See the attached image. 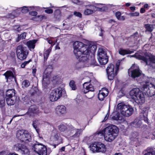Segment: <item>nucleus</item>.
<instances>
[{
    "mask_svg": "<svg viewBox=\"0 0 155 155\" xmlns=\"http://www.w3.org/2000/svg\"><path fill=\"white\" fill-rule=\"evenodd\" d=\"M148 6V5L147 4H146L144 5V8H147Z\"/></svg>",
    "mask_w": 155,
    "mask_h": 155,
    "instance_id": "63",
    "label": "nucleus"
},
{
    "mask_svg": "<svg viewBox=\"0 0 155 155\" xmlns=\"http://www.w3.org/2000/svg\"><path fill=\"white\" fill-rule=\"evenodd\" d=\"M86 9L84 11V14L85 15H89L96 11V7L91 5H87L86 6Z\"/></svg>",
    "mask_w": 155,
    "mask_h": 155,
    "instance_id": "16",
    "label": "nucleus"
},
{
    "mask_svg": "<svg viewBox=\"0 0 155 155\" xmlns=\"http://www.w3.org/2000/svg\"><path fill=\"white\" fill-rule=\"evenodd\" d=\"M68 129L71 131H72L73 130H75L76 129L74 128V127L71 125H69L68 126Z\"/></svg>",
    "mask_w": 155,
    "mask_h": 155,
    "instance_id": "54",
    "label": "nucleus"
},
{
    "mask_svg": "<svg viewBox=\"0 0 155 155\" xmlns=\"http://www.w3.org/2000/svg\"><path fill=\"white\" fill-rule=\"evenodd\" d=\"M137 54H135L133 55L129 56L130 57H134L139 58L143 60L146 63V65H150V63H155V56L152 55L150 53H147L145 55V57L142 56L140 55H138Z\"/></svg>",
    "mask_w": 155,
    "mask_h": 155,
    "instance_id": "6",
    "label": "nucleus"
},
{
    "mask_svg": "<svg viewBox=\"0 0 155 155\" xmlns=\"http://www.w3.org/2000/svg\"><path fill=\"white\" fill-rule=\"evenodd\" d=\"M54 137L57 140H61V138L59 136V134H57L54 135Z\"/></svg>",
    "mask_w": 155,
    "mask_h": 155,
    "instance_id": "56",
    "label": "nucleus"
},
{
    "mask_svg": "<svg viewBox=\"0 0 155 155\" xmlns=\"http://www.w3.org/2000/svg\"><path fill=\"white\" fill-rule=\"evenodd\" d=\"M16 53L18 58L21 60L25 59L28 54L27 50L21 45L17 47Z\"/></svg>",
    "mask_w": 155,
    "mask_h": 155,
    "instance_id": "7",
    "label": "nucleus"
},
{
    "mask_svg": "<svg viewBox=\"0 0 155 155\" xmlns=\"http://www.w3.org/2000/svg\"><path fill=\"white\" fill-rule=\"evenodd\" d=\"M108 93L107 88H103L101 90L99 91L98 94V99L100 101H103L104 98L108 95Z\"/></svg>",
    "mask_w": 155,
    "mask_h": 155,
    "instance_id": "15",
    "label": "nucleus"
},
{
    "mask_svg": "<svg viewBox=\"0 0 155 155\" xmlns=\"http://www.w3.org/2000/svg\"><path fill=\"white\" fill-rule=\"evenodd\" d=\"M143 91L148 96L151 97L155 95V85L149 82L143 84Z\"/></svg>",
    "mask_w": 155,
    "mask_h": 155,
    "instance_id": "5",
    "label": "nucleus"
},
{
    "mask_svg": "<svg viewBox=\"0 0 155 155\" xmlns=\"http://www.w3.org/2000/svg\"><path fill=\"white\" fill-rule=\"evenodd\" d=\"M69 85L73 90H75L77 89V87L75 84V82L74 81L72 80L70 82Z\"/></svg>",
    "mask_w": 155,
    "mask_h": 155,
    "instance_id": "40",
    "label": "nucleus"
},
{
    "mask_svg": "<svg viewBox=\"0 0 155 155\" xmlns=\"http://www.w3.org/2000/svg\"><path fill=\"white\" fill-rule=\"evenodd\" d=\"M128 73L129 75L134 79L139 77L141 75V73L138 68L134 69L133 70L129 69L128 71Z\"/></svg>",
    "mask_w": 155,
    "mask_h": 155,
    "instance_id": "14",
    "label": "nucleus"
},
{
    "mask_svg": "<svg viewBox=\"0 0 155 155\" xmlns=\"http://www.w3.org/2000/svg\"><path fill=\"white\" fill-rule=\"evenodd\" d=\"M3 75L5 76V79L7 81L8 79H10L14 78V76L13 72L9 71H7Z\"/></svg>",
    "mask_w": 155,
    "mask_h": 155,
    "instance_id": "27",
    "label": "nucleus"
},
{
    "mask_svg": "<svg viewBox=\"0 0 155 155\" xmlns=\"http://www.w3.org/2000/svg\"><path fill=\"white\" fill-rule=\"evenodd\" d=\"M6 102L8 105H13L15 102L16 97V96H13L12 97H6Z\"/></svg>",
    "mask_w": 155,
    "mask_h": 155,
    "instance_id": "20",
    "label": "nucleus"
},
{
    "mask_svg": "<svg viewBox=\"0 0 155 155\" xmlns=\"http://www.w3.org/2000/svg\"><path fill=\"white\" fill-rule=\"evenodd\" d=\"M37 14V13L36 11H32L29 12V14L33 16H36Z\"/></svg>",
    "mask_w": 155,
    "mask_h": 155,
    "instance_id": "55",
    "label": "nucleus"
},
{
    "mask_svg": "<svg viewBox=\"0 0 155 155\" xmlns=\"http://www.w3.org/2000/svg\"><path fill=\"white\" fill-rule=\"evenodd\" d=\"M130 9L132 11H134L136 9V7L135 6L131 7L130 8Z\"/></svg>",
    "mask_w": 155,
    "mask_h": 155,
    "instance_id": "62",
    "label": "nucleus"
},
{
    "mask_svg": "<svg viewBox=\"0 0 155 155\" xmlns=\"http://www.w3.org/2000/svg\"><path fill=\"white\" fill-rule=\"evenodd\" d=\"M37 143H38L35 144L33 146L32 149L38 154V153L40 152V149L42 147H43V145L41 143H39L38 142Z\"/></svg>",
    "mask_w": 155,
    "mask_h": 155,
    "instance_id": "22",
    "label": "nucleus"
},
{
    "mask_svg": "<svg viewBox=\"0 0 155 155\" xmlns=\"http://www.w3.org/2000/svg\"><path fill=\"white\" fill-rule=\"evenodd\" d=\"M88 83V82H84L83 84L84 87L86 90V91L85 90L84 91V93L85 94H86L90 91H94L93 87L91 84H90L87 86L86 85V84Z\"/></svg>",
    "mask_w": 155,
    "mask_h": 155,
    "instance_id": "24",
    "label": "nucleus"
},
{
    "mask_svg": "<svg viewBox=\"0 0 155 155\" xmlns=\"http://www.w3.org/2000/svg\"><path fill=\"white\" fill-rule=\"evenodd\" d=\"M26 34L27 33L26 32H24L20 35H18V39H17L16 41L17 42H18L21 39H25L26 37Z\"/></svg>",
    "mask_w": 155,
    "mask_h": 155,
    "instance_id": "38",
    "label": "nucleus"
},
{
    "mask_svg": "<svg viewBox=\"0 0 155 155\" xmlns=\"http://www.w3.org/2000/svg\"><path fill=\"white\" fill-rule=\"evenodd\" d=\"M16 137L21 141L26 143L29 142L31 140L30 134L26 130H19L17 132Z\"/></svg>",
    "mask_w": 155,
    "mask_h": 155,
    "instance_id": "4",
    "label": "nucleus"
},
{
    "mask_svg": "<svg viewBox=\"0 0 155 155\" xmlns=\"http://www.w3.org/2000/svg\"><path fill=\"white\" fill-rule=\"evenodd\" d=\"M51 72V69L49 67H48L45 70L43 75V82H45L49 81L50 74Z\"/></svg>",
    "mask_w": 155,
    "mask_h": 155,
    "instance_id": "17",
    "label": "nucleus"
},
{
    "mask_svg": "<svg viewBox=\"0 0 155 155\" xmlns=\"http://www.w3.org/2000/svg\"><path fill=\"white\" fill-rule=\"evenodd\" d=\"M15 96V91L13 89L8 90L6 93V97H12Z\"/></svg>",
    "mask_w": 155,
    "mask_h": 155,
    "instance_id": "33",
    "label": "nucleus"
},
{
    "mask_svg": "<svg viewBox=\"0 0 155 155\" xmlns=\"http://www.w3.org/2000/svg\"><path fill=\"white\" fill-rule=\"evenodd\" d=\"M83 45V43L78 41L74 42L73 44L74 53L76 56L78 58L81 56V53L80 50Z\"/></svg>",
    "mask_w": 155,
    "mask_h": 155,
    "instance_id": "13",
    "label": "nucleus"
},
{
    "mask_svg": "<svg viewBox=\"0 0 155 155\" xmlns=\"http://www.w3.org/2000/svg\"><path fill=\"white\" fill-rule=\"evenodd\" d=\"M145 10L144 8H142L140 9V12L141 13H143L145 12Z\"/></svg>",
    "mask_w": 155,
    "mask_h": 155,
    "instance_id": "60",
    "label": "nucleus"
},
{
    "mask_svg": "<svg viewBox=\"0 0 155 155\" xmlns=\"http://www.w3.org/2000/svg\"><path fill=\"white\" fill-rule=\"evenodd\" d=\"M96 11L97 10L100 11H104L107 10V8L104 7H103L101 8L97 7H96Z\"/></svg>",
    "mask_w": 155,
    "mask_h": 155,
    "instance_id": "47",
    "label": "nucleus"
},
{
    "mask_svg": "<svg viewBox=\"0 0 155 155\" xmlns=\"http://www.w3.org/2000/svg\"><path fill=\"white\" fill-rule=\"evenodd\" d=\"M45 12L48 14H51L53 12V10L51 9H46Z\"/></svg>",
    "mask_w": 155,
    "mask_h": 155,
    "instance_id": "51",
    "label": "nucleus"
},
{
    "mask_svg": "<svg viewBox=\"0 0 155 155\" xmlns=\"http://www.w3.org/2000/svg\"><path fill=\"white\" fill-rule=\"evenodd\" d=\"M130 98L134 100L138 104H141L145 101L143 93L138 88H135L131 90L129 92Z\"/></svg>",
    "mask_w": 155,
    "mask_h": 155,
    "instance_id": "2",
    "label": "nucleus"
},
{
    "mask_svg": "<svg viewBox=\"0 0 155 155\" xmlns=\"http://www.w3.org/2000/svg\"><path fill=\"white\" fill-rule=\"evenodd\" d=\"M97 55L100 64L104 65L107 64L108 61V58L105 50L101 48H99L97 52Z\"/></svg>",
    "mask_w": 155,
    "mask_h": 155,
    "instance_id": "9",
    "label": "nucleus"
},
{
    "mask_svg": "<svg viewBox=\"0 0 155 155\" xmlns=\"http://www.w3.org/2000/svg\"><path fill=\"white\" fill-rule=\"evenodd\" d=\"M119 117L118 116V114H117L114 116H113L112 118L113 119L115 120H118L119 119Z\"/></svg>",
    "mask_w": 155,
    "mask_h": 155,
    "instance_id": "52",
    "label": "nucleus"
},
{
    "mask_svg": "<svg viewBox=\"0 0 155 155\" xmlns=\"http://www.w3.org/2000/svg\"><path fill=\"white\" fill-rule=\"evenodd\" d=\"M144 155H155V152L154 151L148 152L145 153Z\"/></svg>",
    "mask_w": 155,
    "mask_h": 155,
    "instance_id": "53",
    "label": "nucleus"
},
{
    "mask_svg": "<svg viewBox=\"0 0 155 155\" xmlns=\"http://www.w3.org/2000/svg\"><path fill=\"white\" fill-rule=\"evenodd\" d=\"M74 14L75 16L80 18H81L82 17V14L80 12H74Z\"/></svg>",
    "mask_w": 155,
    "mask_h": 155,
    "instance_id": "48",
    "label": "nucleus"
},
{
    "mask_svg": "<svg viewBox=\"0 0 155 155\" xmlns=\"http://www.w3.org/2000/svg\"><path fill=\"white\" fill-rule=\"evenodd\" d=\"M39 125L40 123L38 120H35L33 122L32 125L35 128H38Z\"/></svg>",
    "mask_w": 155,
    "mask_h": 155,
    "instance_id": "44",
    "label": "nucleus"
},
{
    "mask_svg": "<svg viewBox=\"0 0 155 155\" xmlns=\"http://www.w3.org/2000/svg\"><path fill=\"white\" fill-rule=\"evenodd\" d=\"M32 8V7H27L25 6H23L21 8V11L22 13H26L30 10L31 8Z\"/></svg>",
    "mask_w": 155,
    "mask_h": 155,
    "instance_id": "36",
    "label": "nucleus"
},
{
    "mask_svg": "<svg viewBox=\"0 0 155 155\" xmlns=\"http://www.w3.org/2000/svg\"><path fill=\"white\" fill-rule=\"evenodd\" d=\"M90 150L93 152H101L104 153L106 150L105 145L100 143H94L91 144L90 146Z\"/></svg>",
    "mask_w": 155,
    "mask_h": 155,
    "instance_id": "10",
    "label": "nucleus"
},
{
    "mask_svg": "<svg viewBox=\"0 0 155 155\" xmlns=\"http://www.w3.org/2000/svg\"><path fill=\"white\" fill-rule=\"evenodd\" d=\"M5 105L4 94L2 91L0 90V107H2Z\"/></svg>",
    "mask_w": 155,
    "mask_h": 155,
    "instance_id": "23",
    "label": "nucleus"
},
{
    "mask_svg": "<svg viewBox=\"0 0 155 155\" xmlns=\"http://www.w3.org/2000/svg\"><path fill=\"white\" fill-rule=\"evenodd\" d=\"M28 112L30 115H31L32 114H37L39 113V111L38 108L36 106L32 105L29 108Z\"/></svg>",
    "mask_w": 155,
    "mask_h": 155,
    "instance_id": "19",
    "label": "nucleus"
},
{
    "mask_svg": "<svg viewBox=\"0 0 155 155\" xmlns=\"http://www.w3.org/2000/svg\"><path fill=\"white\" fill-rule=\"evenodd\" d=\"M63 89L58 87L53 90L50 94L49 98L51 101H57L59 99L62 95Z\"/></svg>",
    "mask_w": 155,
    "mask_h": 155,
    "instance_id": "8",
    "label": "nucleus"
},
{
    "mask_svg": "<svg viewBox=\"0 0 155 155\" xmlns=\"http://www.w3.org/2000/svg\"><path fill=\"white\" fill-rule=\"evenodd\" d=\"M133 124L136 127H140L142 125V122L141 120L136 119L134 120Z\"/></svg>",
    "mask_w": 155,
    "mask_h": 155,
    "instance_id": "32",
    "label": "nucleus"
},
{
    "mask_svg": "<svg viewBox=\"0 0 155 155\" xmlns=\"http://www.w3.org/2000/svg\"><path fill=\"white\" fill-rule=\"evenodd\" d=\"M119 129L114 125L108 126L105 129L104 134V138L106 141L111 142L117 136Z\"/></svg>",
    "mask_w": 155,
    "mask_h": 155,
    "instance_id": "1",
    "label": "nucleus"
},
{
    "mask_svg": "<svg viewBox=\"0 0 155 155\" xmlns=\"http://www.w3.org/2000/svg\"><path fill=\"white\" fill-rule=\"evenodd\" d=\"M121 15V13L119 12H117L115 13V16L118 19Z\"/></svg>",
    "mask_w": 155,
    "mask_h": 155,
    "instance_id": "49",
    "label": "nucleus"
},
{
    "mask_svg": "<svg viewBox=\"0 0 155 155\" xmlns=\"http://www.w3.org/2000/svg\"><path fill=\"white\" fill-rule=\"evenodd\" d=\"M65 147H62L61 149V150L62 151H64V150H65Z\"/></svg>",
    "mask_w": 155,
    "mask_h": 155,
    "instance_id": "64",
    "label": "nucleus"
},
{
    "mask_svg": "<svg viewBox=\"0 0 155 155\" xmlns=\"http://www.w3.org/2000/svg\"><path fill=\"white\" fill-rule=\"evenodd\" d=\"M138 134L137 133H134L132 134V137L130 138V140L134 141H137L138 138L137 137Z\"/></svg>",
    "mask_w": 155,
    "mask_h": 155,
    "instance_id": "42",
    "label": "nucleus"
},
{
    "mask_svg": "<svg viewBox=\"0 0 155 155\" xmlns=\"http://www.w3.org/2000/svg\"><path fill=\"white\" fill-rule=\"evenodd\" d=\"M21 152L22 154H23L25 155H29V150L27 148L25 147H22L20 149Z\"/></svg>",
    "mask_w": 155,
    "mask_h": 155,
    "instance_id": "37",
    "label": "nucleus"
},
{
    "mask_svg": "<svg viewBox=\"0 0 155 155\" xmlns=\"http://www.w3.org/2000/svg\"><path fill=\"white\" fill-rule=\"evenodd\" d=\"M76 57L77 59L79 58V61L87 63L89 61V54H82L81 55L79 58H78L77 57Z\"/></svg>",
    "mask_w": 155,
    "mask_h": 155,
    "instance_id": "21",
    "label": "nucleus"
},
{
    "mask_svg": "<svg viewBox=\"0 0 155 155\" xmlns=\"http://www.w3.org/2000/svg\"><path fill=\"white\" fill-rule=\"evenodd\" d=\"M31 61V59H30L28 61H25L21 64V67L22 68H25L26 65L28 64Z\"/></svg>",
    "mask_w": 155,
    "mask_h": 155,
    "instance_id": "46",
    "label": "nucleus"
},
{
    "mask_svg": "<svg viewBox=\"0 0 155 155\" xmlns=\"http://www.w3.org/2000/svg\"><path fill=\"white\" fill-rule=\"evenodd\" d=\"M22 87H28L30 84V83L29 81L27 80H25L22 82Z\"/></svg>",
    "mask_w": 155,
    "mask_h": 155,
    "instance_id": "43",
    "label": "nucleus"
},
{
    "mask_svg": "<svg viewBox=\"0 0 155 155\" xmlns=\"http://www.w3.org/2000/svg\"><path fill=\"white\" fill-rule=\"evenodd\" d=\"M148 111L145 109L143 110L141 112V115L143 116L144 120L146 123L148 122L147 116L148 115Z\"/></svg>",
    "mask_w": 155,
    "mask_h": 155,
    "instance_id": "31",
    "label": "nucleus"
},
{
    "mask_svg": "<svg viewBox=\"0 0 155 155\" xmlns=\"http://www.w3.org/2000/svg\"><path fill=\"white\" fill-rule=\"evenodd\" d=\"M125 18L124 16H122L118 18V20L122 21H124L125 20Z\"/></svg>",
    "mask_w": 155,
    "mask_h": 155,
    "instance_id": "57",
    "label": "nucleus"
},
{
    "mask_svg": "<svg viewBox=\"0 0 155 155\" xmlns=\"http://www.w3.org/2000/svg\"><path fill=\"white\" fill-rule=\"evenodd\" d=\"M58 129L61 131L64 132L67 130L68 128L66 124H61L58 126Z\"/></svg>",
    "mask_w": 155,
    "mask_h": 155,
    "instance_id": "35",
    "label": "nucleus"
},
{
    "mask_svg": "<svg viewBox=\"0 0 155 155\" xmlns=\"http://www.w3.org/2000/svg\"><path fill=\"white\" fill-rule=\"evenodd\" d=\"M139 15V13L138 12H135L134 13H130L129 15L130 17L137 16Z\"/></svg>",
    "mask_w": 155,
    "mask_h": 155,
    "instance_id": "45",
    "label": "nucleus"
},
{
    "mask_svg": "<svg viewBox=\"0 0 155 155\" xmlns=\"http://www.w3.org/2000/svg\"><path fill=\"white\" fill-rule=\"evenodd\" d=\"M133 52V51H130L128 49L125 50L120 48L119 50V54L122 55H124L127 54H130Z\"/></svg>",
    "mask_w": 155,
    "mask_h": 155,
    "instance_id": "28",
    "label": "nucleus"
},
{
    "mask_svg": "<svg viewBox=\"0 0 155 155\" xmlns=\"http://www.w3.org/2000/svg\"><path fill=\"white\" fill-rule=\"evenodd\" d=\"M51 50V48H50L44 52V61H47Z\"/></svg>",
    "mask_w": 155,
    "mask_h": 155,
    "instance_id": "29",
    "label": "nucleus"
},
{
    "mask_svg": "<svg viewBox=\"0 0 155 155\" xmlns=\"http://www.w3.org/2000/svg\"><path fill=\"white\" fill-rule=\"evenodd\" d=\"M52 83L54 85L58 84L61 82V78L58 76H55L53 77Z\"/></svg>",
    "mask_w": 155,
    "mask_h": 155,
    "instance_id": "30",
    "label": "nucleus"
},
{
    "mask_svg": "<svg viewBox=\"0 0 155 155\" xmlns=\"http://www.w3.org/2000/svg\"><path fill=\"white\" fill-rule=\"evenodd\" d=\"M117 109L122 115L127 117L131 115L134 111V109L131 106L126 104L123 102L117 104Z\"/></svg>",
    "mask_w": 155,
    "mask_h": 155,
    "instance_id": "3",
    "label": "nucleus"
},
{
    "mask_svg": "<svg viewBox=\"0 0 155 155\" xmlns=\"http://www.w3.org/2000/svg\"><path fill=\"white\" fill-rule=\"evenodd\" d=\"M119 63H117L116 64V68H117V69H116V71H117V70L119 67Z\"/></svg>",
    "mask_w": 155,
    "mask_h": 155,
    "instance_id": "61",
    "label": "nucleus"
},
{
    "mask_svg": "<svg viewBox=\"0 0 155 155\" xmlns=\"http://www.w3.org/2000/svg\"><path fill=\"white\" fill-rule=\"evenodd\" d=\"M109 116V114H107L105 117V118L103 120V121H105L107 120Z\"/></svg>",
    "mask_w": 155,
    "mask_h": 155,
    "instance_id": "58",
    "label": "nucleus"
},
{
    "mask_svg": "<svg viewBox=\"0 0 155 155\" xmlns=\"http://www.w3.org/2000/svg\"><path fill=\"white\" fill-rule=\"evenodd\" d=\"M81 63H78L75 65V68L76 69H79L81 68V66H80Z\"/></svg>",
    "mask_w": 155,
    "mask_h": 155,
    "instance_id": "50",
    "label": "nucleus"
},
{
    "mask_svg": "<svg viewBox=\"0 0 155 155\" xmlns=\"http://www.w3.org/2000/svg\"><path fill=\"white\" fill-rule=\"evenodd\" d=\"M145 27L147 31L151 32L153 31V28L152 25L147 24L145 25Z\"/></svg>",
    "mask_w": 155,
    "mask_h": 155,
    "instance_id": "39",
    "label": "nucleus"
},
{
    "mask_svg": "<svg viewBox=\"0 0 155 155\" xmlns=\"http://www.w3.org/2000/svg\"><path fill=\"white\" fill-rule=\"evenodd\" d=\"M56 113L59 115H61L66 112V107L64 105L58 106L56 109Z\"/></svg>",
    "mask_w": 155,
    "mask_h": 155,
    "instance_id": "18",
    "label": "nucleus"
},
{
    "mask_svg": "<svg viewBox=\"0 0 155 155\" xmlns=\"http://www.w3.org/2000/svg\"><path fill=\"white\" fill-rule=\"evenodd\" d=\"M36 41L37 40H33L29 41L27 42L26 45L30 50H31V48L33 49L35 48V44Z\"/></svg>",
    "mask_w": 155,
    "mask_h": 155,
    "instance_id": "26",
    "label": "nucleus"
},
{
    "mask_svg": "<svg viewBox=\"0 0 155 155\" xmlns=\"http://www.w3.org/2000/svg\"><path fill=\"white\" fill-rule=\"evenodd\" d=\"M43 147L40 149V153H38L39 155H47V149L45 146L43 145Z\"/></svg>",
    "mask_w": 155,
    "mask_h": 155,
    "instance_id": "34",
    "label": "nucleus"
},
{
    "mask_svg": "<svg viewBox=\"0 0 155 155\" xmlns=\"http://www.w3.org/2000/svg\"><path fill=\"white\" fill-rule=\"evenodd\" d=\"M109 116V114H107L105 117V118L103 120V121H105L107 120Z\"/></svg>",
    "mask_w": 155,
    "mask_h": 155,
    "instance_id": "59",
    "label": "nucleus"
},
{
    "mask_svg": "<svg viewBox=\"0 0 155 155\" xmlns=\"http://www.w3.org/2000/svg\"><path fill=\"white\" fill-rule=\"evenodd\" d=\"M114 65L112 64H110L106 69V71L108 79L109 80H113L115 75L117 74V71L114 72Z\"/></svg>",
    "mask_w": 155,
    "mask_h": 155,
    "instance_id": "12",
    "label": "nucleus"
},
{
    "mask_svg": "<svg viewBox=\"0 0 155 155\" xmlns=\"http://www.w3.org/2000/svg\"><path fill=\"white\" fill-rule=\"evenodd\" d=\"M13 29L17 32H19L21 30H23L21 26L19 25H15L13 26Z\"/></svg>",
    "mask_w": 155,
    "mask_h": 155,
    "instance_id": "41",
    "label": "nucleus"
},
{
    "mask_svg": "<svg viewBox=\"0 0 155 155\" xmlns=\"http://www.w3.org/2000/svg\"><path fill=\"white\" fill-rule=\"evenodd\" d=\"M96 46L95 45H87L83 44V45L81 48L80 51L81 52V55L89 54L90 53H93L96 50Z\"/></svg>",
    "mask_w": 155,
    "mask_h": 155,
    "instance_id": "11",
    "label": "nucleus"
},
{
    "mask_svg": "<svg viewBox=\"0 0 155 155\" xmlns=\"http://www.w3.org/2000/svg\"><path fill=\"white\" fill-rule=\"evenodd\" d=\"M75 133L71 137V139L75 140L78 139L82 134V130L81 129H76Z\"/></svg>",
    "mask_w": 155,
    "mask_h": 155,
    "instance_id": "25",
    "label": "nucleus"
}]
</instances>
